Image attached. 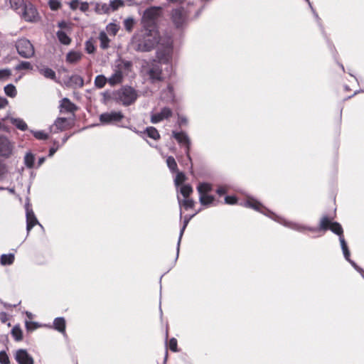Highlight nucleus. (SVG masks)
Returning <instances> with one entry per match:
<instances>
[{
	"instance_id": "f257e3e1",
	"label": "nucleus",
	"mask_w": 364,
	"mask_h": 364,
	"mask_svg": "<svg viewBox=\"0 0 364 364\" xmlns=\"http://www.w3.org/2000/svg\"><path fill=\"white\" fill-rule=\"evenodd\" d=\"M244 206L247 208H250L254 209L256 211H258L264 215L270 218L274 221L282 224L284 227L289 228L291 230H296L299 232H304L305 231H314L316 228H313V227H309L305 225H302L298 223L288 221L281 216L277 215L270 210L265 208L260 202L253 198H250L245 201Z\"/></svg>"
},
{
	"instance_id": "f03ea898",
	"label": "nucleus",
	"mask_w": 364,
	"mask_h": 364,
	"mask_svg": "<svg viewBox=\"0 0 364 364\" xmlns=\"http://www.w3.org/2000/svg\"><path fill=\"white\" fill-rule=\"evenodd\" d=\"M160 43L158 30L143 28L132 38V46L134 50L141 53L149 52Z\"/></svg>"
},
{
	"instance_id": "7ed1b4c3",
	"label": "nucleus",
	"mask_w": 364,
	"mask_h": 364,
	"mask_svg": "<svg viewBox=\"0 0 364 364\" xmlns=\"http://www.w3.org/2000/svg\"><path fill=\"white\" fill-rule=\"evenodd\" d=\"M14 142L6 136L0 134V178L6 173V165L1 159L11 158L14 154Z\"/></svg>"
},
{
	"instance_id": "20e7f679",
	"label": "nucleus",
	"mask_w": 364,
	"mask_h": 364,
	"mask_svg": "<svg viewBox=\"0 0 364 364\" xmlns=\"http://www.w3.org/2000/svg\"><path fill=\"white\" fill-rule=\"evenodd\" d=\"M138 97L136 90L130 86H123L114 93V99L124 106L134 103Z\"/></svg>"
},
{
	"instance_id": "39448f33",
	"label": "nucleus",
	"mask_w": 364,
	"mask_h": 364,
	"mask_svg": "<svg viewBox=\"0 0 364 364\" xmlns=\"http://www.w3.org/2000/svg\"><path fill=\"white\" fill-rule=\"evenodd\" d=\"M161 8L151 6L146 9L141 18L143 28L156 29V19L160 14Z\"/></svg>"
},
{
	"instance_id": "423d86ee",
	"label": "nucleus",
	"mask_w": 364,
	"mask_h": 364,
	"mask_svg": "<svg viewBox=\"0 0 364 364\" xmlns=\"http://www.w3.org/2000/svg\"><path fill=\"white\" fill-rule=\"evenodd\" d=\"M315 228L316 230H314V232L318 230H322L325 232L326 230H330L331 232L338 235L339 237L340 235H343V230L341 225L338 222H333L331 219L327 215H324L321 218L319 223V227Z\"/></svg>"
},
{
	"instance_id": "0eeeda50",
	"label": "nucleus",
	"mask_w": 364,
	"mask_h": 364,
	"mask_svg": "<svg viewBox=\"0 0 364 364\" xmlns=\"http://www.w3.org/2000/svg\"><path fill=\"white\" fill-rule=\"evenodd\" d=\"M18 54L23 58H31L34 56L35 49L31 41L25 38L18 39L15 44Z\"/></svg>"
},
{
	"instance_id": "6e6552de",
	"label": "nucleus",
	"mask_w": 364,
	"mask_h": 364,
	"mask_svg": "<svg viewBox=\"0 0 364 364\" xmlns=\"http://www.w3.org/2000/svg\"><path fill=\"white\" fill-rule=\"evenodd\" d=\"M172 43L170 39H167L166 46L164 48H159L156 51V57L159 62L164 64H169L172 59Z\"/></svg>"
},
{
	"instance_id": "1a4fd4ad",
	"label": "nucleus",
	"mask_w": 364,
	"mask_h": 364,
	"mask_svg": "<svg viewBox=\"0 0 364 364\" xmlns=\"http://www.w3.org/2000/svg\"><path fill=\"white\" fill-rule=\"evenodd\" d=\"M171 20L178 28H182L188 21V14L183 7H178L171 11Z\"/></svg>"
},
{
	"instance_id": "9d476101",
	"label": "nucleus",
	"mask_w": 364,
	"mask_h": 364,
	"mask_svg": "<svg viewBox=\"0 0 364 364\" xmlns=\"http://www.w3.org/2000/svg\"><path fill=\"white\" fill-rule=\"evenodd\" d=\"M146 73L151 83L161 82L164 80L162 68L160 63L154 61L149 66Z\"/></svg>"
},
{
	"instance_id": "9b49d317",
	"label": "nucleus",
	"mask_w": 364,
	"mask_h": 364,
	"mask_svg": "<svg viewBox=\"0 0 364 364\" xmlns=\"http://www.w3.org/2000/svg\"><path fill=\"white\" fill-rule=\"evenodd\" d=\"M124 117V116L122 112L112 111L101 114L99 119L102 124L106 125L120 122Z\"/></svg>"
},
{
	"instance_id": "f8f14e48",
	"label": "nucleus",
	"mask_w": 364,
	"mask_h": 364,
	"mask_svg": "<svg viewBox=\"0 0 364 364\" xmlns=\"http://www.w3.org/2000/svg\"><path fill=\"white\" fill-rule=\"evenodd\" d=\"M26 230L28 233L36 225H39L41 228L42 225L39 223L37 220L33 210L30 208L29 203H26Z\"/></svg>"
},
{
	"instance_id": "ddd939ff",
	"label": "nucleus",
	"mask_w": 364,
	"mask_h": 364,
	"mask_svg": "<svg viewBox=\"0 0 364 364\" xmlns=\"http://www.w3.org/2000/svg\"><path fill=\"white\" fill-rule=\"evenodd\" d=\"M173 114V112L171 108L168 107H164L161 109L159 112L152 114L151 115V122L152 124H157L164 119L170 118Z\"/></svg>"
},
{
	"instance_id": "4468645a",
	"label": "nucleus",
	"mask_w": 364,
	"mask_h": 364,
	"mask_svg": "<svg viewBox=\"0 0 364 364\" xmlns=\"http://www.w3.org/2000/svg\"><path fill=\"white\" fill-rule=\"evenodd\" d=\"M14 358L18 364H33L34 361L32 356L26 349H18L14 354Z\"/></svg>"
},
{
	"instance_id": "2eb2a0df",
	"label": "nucleus",
	"mask_w": 364,
	"mask_h": 364,
	"mask_svg": "<svg viewBox=\"0 0 364 364\" xmlns=\"http://www.w3.org/2000/svg\"><path fill=\"white\" fill-rule=\"evenodd\" d=\"M161 97L166 103H174L176 101V95L174 87L171 84H168L167 87L161 91Z\"/></svg>"
},
{
	"instance_id": "dca6fc26",
	"label": "nucleus",
	"mask_w": 364,
	"mask_h": 364,
	"mask_svg": "<svg viewBox=\"0 0 364 364\" xmlns=\"http://www.w3.org/2000/svg\"><path fill=\"white\" fill-rule=\"evenodd\" d=\"M59 108L61 113H74L77 109V107L67 97H64L60 101Z\"/></svg>"
},
{
	"instance_id": "f3484780",
	"label": "nucleus",
	"mask_w": 364,
	"mask_h": 364,
	"mask_svg": "<svg viewBox=\"0 0 364 364\" xmlns=\"http://www.w3.org/2000/svg\"><path fill=\"white\" fill-rule=\"evenodd\" d=\"M171 135L181 146H185L188 144V141H191L188 134L184 131L177 132L173 130L172 131Z\"/></svg>"
},
{
	"instance_id": "a211bd4d",
	"label": "nucleus",
	"mask_w": 364,
	"mask_h": 364,
	"mask_svg": "<svg viewBox=\"0 0 364 364\" xmlns=\"http://www.w3.org/2000/svg\"><path fill=\"white\" fill-rule=\"evenodd\" d=\"M195 215H185L184 217V219H183V226L181 227V230H180V233H179V237H178V242H177V247H176V260L178 259V255H179V250H180V244H181V238L183 237V232L189 223V221L191 220V219Z\"/></svg>"
},
{
	"instance_id": "6ab92c4d",
	"label": "nucleus",
	"mask_w": 364,
	"mask_h": 364,
	"mask_svg": "<svg viewBox=\"0 0 364 364\" xmlns=\"http://www.w3.org/2000/svg\"><path fill=\"white\" fill-rule=\"evenodd\" d=\"M21 11H23L24 18L28 21H32V18H34L37 14L36 9L31 4L28 6L25 4Z\"/></svg>"
},
{
	"instance_id": "aec40b11",
	"label": "nucleus",
	"mask_w": 364,
	"mask_h": 364,
	"mask_svg": "<svg viewBox=\"0 0 364 364\" xmlns=\"http://www.w3.org/2000/svg\"><path fill=\"white\" fill-rule=\"evenodd\" d=\"M38 72L41 75L44 76L46 78L50 79L56 81V74L55 72L46 66H43L41 68H38Z\"/></svg>"
},
{
	"instance_id": "412c9836",
	"label": "nucleus",
	"mask_w": 364,
	"mask_h": 364,
	"mask_svg": "<svg viewBox=\"0 0 364 364\" xmlns=\"http://www.w3.org/2000/svg\"><path fill=\"white\" fill-rule=\"evenodd\" d=\"M66 322L63 317H57L53 321V328L61 333H65Z\"/></svg>"
},
{
	"instance_id": "4be33fe9",
	"label": "nucleus",
	"mask_w": 364,
	"mask_h": 364,
	"mask_svg": "<svg viewBox=\"0 0 364 364\" xmlns=\"http://www.w3.org/2000/svg\"><path fill=\"white\" fill-rule=\"evenodd\" d=\"M215 200V198L213 195L206 194L202 195L199 194V202L203 206L208 207L214 203Z\"/></svg>"
},
{
	"instance_id": "5701e85b",
	"label": "nucleus",
	"mask_w": 364,
	"mask_h": 364,
	"mask_svg": "<svg viewBox=\"0 0 364 364\" xmlns=\"http://www.w3.org/2000/svg\"><path fill=\"white\" fill-rule=\"evenodd\" d=\"M197 191L198 194H209L213 191V186L207 182L199 183L197 186Z\"/></svg>"
},
{
	"instance_id": "b1692460",
	"label": "nucleus",
	"mask_w": 364,
	"mask_h": 364,
	"mask_svg": "<svg viewBox=\"0 0 364 364\" xmlns=\"http://www.w3.org/2000/svg\"><path fill=\"white\" fill-rule=\"evenodd\" d=\"M344 258L351 264V266L358 272L363 274L364 270L360 267L353 260L350 259V252L349 249L342 250Z\"/></svg>"
},
{
	"instance_id": "393cba45",
	"label": "nucleus",
	"mask_w": 364,
	"mask_h": 364,
	"mask_svg": "<svg viewBox=\"0 0 364 364\" xmlns=\"http://www.w3.org/2000/svg\"><path fill=\"white\" fill-rule=\"evenodd\" d=\"M14 254H3L0 257V263L2 266L11 265L14 263Z\"/></svg>"
},
{
	"instance_id": "a878e982",
	"label": "nucleus",
	"mask_w": 364,
	"mask_h": 364,
	"mask_svg": "<svg viewBox=\"0 0 364 364\" xmlns=\"http://www.w3.org/2000/svg\"><path fill=\"white\" fill-rule=\"evenodd\" d=\"M10 122L21 131H26L28 129L26 123L20 118L10 117Z\"/></svg>"
},
{
	"instance_id": "bb28decb",
	"label": "nucleus",
	"mask_w": 364,
	"mask_h": 364,
	"mask_svg": "<svg viewBox=\"0 0 364 364\" xmlns=\"http://www.w3.org/2000/svg\"><path fill=\"white\" fill-rule=\"evenodd\" d=\"M67 121L68 119L65 117H58L53 124L56 130H54L53 132L57 133L59 131H63L65 129V124L67 123Z\"/></svg>"
},
{
	"instance_id": "cd10ccee",
	"label": "nucleus",
	"mask_w": 364,
	"mask_h": 364,
	"mask_svg": "<svg viewBox=\"0 0 364 364\" xmlns=\"http://www.w3.org/2000/svg\"><path fill=\"white\" fill-rule=\"evenodd\" d=\"M122 77L123 76L122 72L120 70H117L107 79V82L111 85H114L116 84L121 82L122 80Z\"/></svg>"
},
{
	"instance_id": "c85d7f7f",
	"label": "nucleus",
	"mask_w": 364,
	"mask_h": 364,
	"mask_svg": "<svg viewBox=\"0 0 364 364\" xmlns=\"http://www.w3.org/2000/svg\"><path fill=\"white\" fill-rule=\"evenodd\" d=\"M56 36L60 43L63 45H69L71 43V38L62 30L58 31Z\"/></svg>"
},
{
	"instance_id": "c756f323",
	"label": "nucleus",
	"mask_w": 364,
	"mask_h": 364,
	"mask_svg": "<svg viewBox=\"0 0 364 364\" xmlns=\"http://www.w3.org/2000/svg\"><path fill=\"white\" fill-rule=\"evenodd\" d=\"M99 39L100 41V48L105 50L109 48L110 40L109 39L107 33L105 31H101L99 35Z\"/></svg>"
},
{
	"instance_id": "7c9ffc66",
	"label": "nucleus",
	"mask_w": 364,
	"mask_h": 364,
	"mask_svg": "<svg viewBox=\"0 0 364 364\" xmlns=\"http://www.w3.org/2000/svg\"><path fill=\"white\" fill-rule=\"evenodd\" d=\"M145 132L146 133L147 136L151 139H153L154 140H158L160 139V134L158 130L154 127H146Z\"/></svg>"
},
{
	"instance_id": "2f4dec72",
	"label": "nucleus",
	"mask_w": 364,
	"mask_h": 364,
	"mask_svg": "<svg viewBox=\"0 0 364 364\" xmlns=\"http://www.w3.org/2000/svg\"><path fill=\"white\" fill-rule=\"evenodd\" d=\"M13 338L16 341H21L23 339V332L18 326H15L11 332Z\"/></svg>"
},
{
	"instance_id": "473e14b6",
	"label": "nucleus",
	"mask_w": 364,
	"mask_h": 364,
	"mask_svg": "<svg viewBox=\"0 0 364 364\" xmlns=\"http://www.w3.org/2000/svg\"><path fill=\"white\" fill-rule=\"evenodd\" d=\"M80 58V53L76 51H70L66 55V60L71 63L78 61Z\"/></svg>"
},
{
	"instance_id": "72a5a7b5",
	"label": "nucleus",
	"mask_w": 364,
	"mask_h": 364,
	"mask_svg": "<svg viewBox=\"0 0 364 364\" xmlns=\"http://www.w3.org/2000/svg\"><path fill=\"white\" fill-rule=\"evenodd\" d=\"M166 164L171 172L176 173L178 171V166L175 159L173 156H169L167 157Z\"/></svg>"
},
{
	"instance_id": "f704fd0d",
	"label": "nucleus",
	"mask_w": 364,
	"mask_h": 364,
	"mask_svg": "<svg viewBox=\"0 0 364 364\" xmlns=\"http://www.w3.org/2000/svg\"><path fill=\"white\" fill-rule=\"evenodd\" d=\"M4 92L9 97H15L17 95L16 87L13 84H9L4 87Z\"/></svg>"
},
{
	"instance_id": "c9c22d12",
	"label": "nucleus",
	"mask_w": 364,
	"mask_h": 364,
	"mask_svg": "<svg viewBox=\"0 0 364 364\" xmlns=\"http://www.w3.org/2000/svg\"><path fill=\"white\" fill-rule=\"evenodd\" d=\"M35 156L32 153H27L24 156V164L28 168H32L34 166Z\"/></svg>"
},
{
	"instance_id": "e433bc0d",
	"label": "nucleus",
	"mask_w": 364,
	"mask_h": 364,
	"mask_svg": "<svg viewBox=\"0 0 364 364\" xmlns=\"http://www.w3.org/2000/svg\"><path fill=\"white\" fill-rule=\"evenodd\" d=\"M107 82V78L103 75H99L96 76L95 79V85L97 88H102Z\"/></svg>"
},
{
	"instance_id": "4c0bfd02",
	"label": "nucleus",
	"mask_w": 364,
	"mask_h": 364,
	"mask_svg": "<svg viewBox=\"0 0 364 364\" xmlns=\"http://www.w3.org/2000/svg\"><path fill=\"white\" fill-rule=\"evenodd\" d=\"M180 192L184 198H188L193 192V188L190 184H183L180 188Z\"/></svg>"
},
{
	"instance_id": "58836bf2",
	"label": "nucleus",
	"mask_w": 364,
	"mask_h": 364,
	"mask_svg": "<svg viewBox=\"0 0 364 364\" xmlns=\"http://www.w3.org/2000/svg\"><path fill=\"white\" fill-rule=\"evenodd\" d=\"M135 21L133 18L129 17L124 21V26L126 31L130 32L132 31Z\"/></svg>"
},
{
	"instance_id": "ea45409f",
	"label": "nucleus",
	"mask_w": 364,
	"mask_h": 364,
	"mask_svg": "<svg viewBox=\"0 0 364 364\" xmlns=\"http://www.w3.org/2000/svg\"><path fill=\"white\" fill-rule=\"evenodd\" d=\"M176 173H177L174 179V183L176 187H178L186 180V176L183 172L177 171Z\"/></svg>"
},
{
	"instance_id": "a19ab883",
	"label": "nucleus",
	"mask_w": 364,
	"mask_h": 364,
	"mask_svg": "<svg viewBox=\"0 0 364 364\" xmlns=\"http://www.w3.org/2000/svg\"><path fill=\"white\" fill-rule=\"evenodd\" d=\"M70 80L72 83H73L79 87H82L84 85V80H83L82 77L77 75H72L70 77Z\"/></svg>"
},
{
	"instance_id": "79ce46f5",
	"label": "nucleus",
	"mask_w": 364,
	"mask_h": 364,
	"mask_svg": "<svg viewBox=\"0 0 364 364\" xmlns=\"http://www.w3.org/2000/svg\"><path fill=\"white\" fill-rule=\"evenodd\" d=\"M35 138L39 140H46L48 139V134L43 131H31Z\"/></svg>"
},
{
	"instance_id": "37998d69",
	"label": "nucleus",
	"mask_w": 364,
	"mask_h": 364,
	"mask_svg": "<svg viewBox=\"0 0 364 364\" xmlns=\"http://www.w3.org/2000/svg\"><path fill=\"white\" fill-rule=\"evenodd\" d=\"M15 69L16 70H31L32 69V65L30 62L28 61H21L19 64H18Z\"/></svg>"
},
{
	"instance_id": "c03bdc74",
	"label": "nucleus",
	"mask_w": 364,
	"mask_h": 364,
	"mask_svg": "<svg viewBox=\"0 0 364 364\" xmlns=\"http://www.w3.org/2000/svg\"><path fill=\"white\" fill-rule=\"evenodd\" d=\"M11 7L15 10L21 9L25 5L24 0H9Z\"/></svg>"
},
{
	"instance_id": "a18cd8bd",
	"label": "nucleus",
	"mask_w": 364,
	"mask_h": 364,
	"mask_svg": "<svg viewBox=\"0 0 364 364\" xmlns=\"http://www.w3.org/2000/svg\"><path fill=\"white\" fill-rule=\"evenodd\" d=\"M107 31L109 34L115 36L119 31V27L116 23H110L107 26Z\"/></svg>"
},
{
	"instance_id": "49530a36",
	"label": "nucleus",
	"mask_w": 364,
	"mask_h": 364,
	"mask_svg": "<svg viewBox=\"0 0 364 364\" xmlns=\"http://www.w3.org/2000/svg\"><path fill=\"white\" fill-rule=\"evenodd\" d=\"M85 50L87 53L92 54L94 53L95 51V46L91 39L87 40L85 42Z\"/></svg>"
},
{
	"instance_id": "de8ad7c7",
	"label": "nucleus",
	"mask_w": 364,
	"mask_h": 364,
	"mask_svg": "<svg viewBox=\"0 0 364 364\" xmlns=\"http://www.w3.org/2000/svg\"><path fill=\"white\" fill-rule=\"evenodd\" d=\"M109 5L112 11H116L119 7L123 6L124 5V3L122 0H112L110 1Z\"/></svg>"
},
{
	"instance_id": "09e8293b",
	"label": "nucleus",
	"mask_w": 364,
	"mask_h": 364,
	"mask_svg": "<svg viewBox=\"0 0 364 364\" xmlns=\"http://www.w3.org/2000/svg\"><path fill=\"white\" fill-rule=\"evenodd\" d=\"M48 4L52 11H57L61 7V3L58 0H49Z\"/></svg>"
},
{
	"instance_id": "8fccbe9b",
	"label": "nucleus",
	"mask_w": 364,
	"mask_h": 364,
	"mask_svg": "<svg viewBox=\"0 0 364 364\" xmlns=\"http://www.w3.org/2000/svg\"><path fill=\"white\" fill-rule=\"evenodd\" d=\"M182 147L184 149L185 154L186 156L188 161L192 165V158L190 154V151H191V141H188V144H186L185 146H182Z\"/></svg>"
},
{
	"instance_id": "3c124183",
	"label": "nucleus",
	"mask_w": 364,
	"mask_h": 364,
	"mask_svg": "<svg viewBox=\"0 0 364 364\" xmlns=\"http://www.w3.org/2000/svg\"><path fill=\"white\" fill-rule=\"evenodd\" d=\"M0 363L1 364H9L10 360L8 354L5 350L0 351Z\"/></svg>"
},
{
	"instance_id": "603ef678",
	"label": "nucleus",
	"mask_w": 364,
	"mask_h": 364,
	"mask_svg": "<svg viewBox=\"0 0 364 364\" xmlns=\"http://www.w3.org/2000/svg\"><path fill=\"white\" fill-rule=\"evenodd\" d=\"M11 75V71L9 69L0 70V80H5Z\"/></svg>"
},
{
	"instance_id": "864d4df0",
	"label": "nucleus",
	"mask_w": 364,
	"mask_h": 364,
	"mask_svg": "<svg viewBox=\"0 0 364 364\" xmlns=\"http://www.w3.org/2000/svg\"><path fill=\"white\" fill-rule=\"evenodd\" d=\"M168 347L169 349L173 352H177L178 350L177 340L175 338H171L169 340Z\"/></svg>"
},
{
	"instance_id": "5fc2aeb1",
	"label": "nucleus",
	"mask_w": 364,
	"mask_h": 364,
	"mask_svg": "<svg viewBox=\"0 0 364 364\" xmlns=\"http://www.w3.org/2000/svg\"><path fill=\"white\" fill-rule=\"evenodd\" d=\"M225 203L228 205H235L237 203V198L235 196H226Z\"/></svg>"
},
{
	"instance_id": "6e6d98bb",
	"label": "nucleus",
	"mask_w": 364,
	"mask_h": 364,
	"mask_svg": "<svg viewBox=\"0 0 364 364\" xmlns=\"http://www.w3.org/2000/svg\"><path fill=\"white\" fill-rule=\"evenodd\" d=\"M38 324L34 321H26V328L28 331H31L36 329L38 327Z\"/></svg>"
},
{
	"instance_id": "4d7b16f0",
	"label": "nucleus",
	"mask_w": 364,
	"mask_h": 364,
	"mask_svg": "<svg viewBox=\"0 0 364 364\" xmlns=\"http://www.w3.org/2000/svg\"><path fill=\"white\" fill-rule=\"evenodd\" d=\"M183 205L186 210L192 208L194 205V201L192 199L185 198V199L183 200Z\"/></svg>"
},
{
	"instance_id": "13d9d810",
	"label": "nucleus",
	"mask_w": 364,
	"mask_h": 364,
	"mask_svg": "<svg viewBox=\"0 0 364 364\" xmlns=\"http://www.w3.org/2000/svg\"><path fill=\"white\" fill-rule=\"evenodd\" d=\"M177 123L179 127L186 126L188 124V119L183 115H178Z\"/></svg>"
},
{
	"instance_id": "bf43d9fd",
	"label": "nucleus",
	"mask_w": 364,
	"mask_h": 364,
	"mask_svg": "<svg viewBox=\"0 0 364 364\" xmlns=\"http://www.w3.org/2000/svg\"><path fill=\"white\" fill-rule=\"evenodd\" d=\"M305 1L308 3V4H309V7L311 8V11H312V13H313L314 16H315L316 19L317 20L318 25H319L321 27H322V26H321V23H320V20H321V19H320V18L318 17V14L316 12V11L314 10V9L313 8V6H312V5H311V4L310 1H309V0H305ZM321 29H323V28H321Z\"/></svg>"
},
{
	"instance_id": "052dcab7",
	"label": "nucleus",
	"mask_w": 364,
	"mask_h": 364,
	"mask_svg": "<svg viewBox=\"0 0 364 364\" xmlns=\"http://www.w3.org/2000/svg\"><path fill=\"white\" fill-rule=\"evenodd\" d=\"M339 241H340V243H341V247L342 250L348 249L347 242L345 240L343 235H340Z\"/></svg>"
},
{
	"instance_id": "680f3d73",
	"label": "nucleus",
	"mask_w": 364,
	"mask_h": 364,
	"mask_svg": "<svg viewBox=\"0 0 364 364\" xmlns=\"http://www.w3.org/2000/svg\"><path fill=\"white\" fill-rule=\"evenodd\" d=\"M54 144H56V147H50V149H49V152H48V156L49 157H51L54 155V154L57 151V150L59 148V145H58V141H54Z\"/></svg>"
},
{
	"instance_id": "e2e57ef3",
	"label": "nucleus",
	"mask_w": 364,
	"mask_h": 364,
	"mask_svg": "<svg viewBox=\"0 0 364 364\" xmlns=\"http://www.w3.org/2000/svg\"><path fill=\"white\" fill-rule=\"evenodd\" d=\"M80 4V1L79 0H72L69 5H70V8L72 9V10H75L77 9V8L78 7V5Z\"/></svg>"
},
{
	"instance_id": "0e129e2a",
	"label": "nucleus",
	"mask_w": 364,
	"mask_h": 364,
	"mask_svg": "<svg viewBox=\"0 0 364 364\" xmlns=\"http://www.w3.org/2000/svg\"><path fill=\"white\" fill-rule=\"evenodd\" d=\"M215 191L219 196H223L227 193V189L223 186H219Z\"/></svg>"
},
{
	"instance_id": "69168bd1",
	"label": "nucleus",
	"mask_w": 364,
	"mask_h": 364,
	"mask_svg": "<svg viewBox=\"0 0 364 364\" xmlns=\"http://www.w3.org/2000/svg\"><path fill=\"white\" fill-rule=\"evenodd\" d=\"M5 119L6 118L0 119V130L8 132L9 131V128L3 123V121H4Z\"/></svg>"
},
{
	"instance_id": "338daca9",
	"label": "nucleus",
	"mask_w": 364,
	"mask_h": 364,
	"mask_svg": "<svg viewBox=\"0 0 364 364\" xmlns=\"http://www.w3.org/2000/svg\"><path fill=\"white\" fill-rule=\"evenodd\" d=\"M89 9V4L87 2H82L80 3V10L81 11H87Z\"/></svg>"
},
{
	"instance_id": "774afa93",
	"label": "nucleus",
	"mask_w": 364,
	"mask_h": 364,
	"mask_svg": "<svg viewBox=\"0 0 364 364\" xmlns=\"http://www.w3.org/2000/svg\"><path fill=\"white\" fill-rule=\"evenodd\" d=\"M204 8H205V6H201L200 9H198L196 11V13H195V14H194V16H193V19H196V18H198L201 15L202 12H203V10H204Z\"/></svg>"
}]
</instances>
